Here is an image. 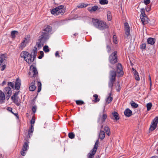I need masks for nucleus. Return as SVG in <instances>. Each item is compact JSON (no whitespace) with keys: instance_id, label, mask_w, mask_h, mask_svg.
I'll return each instance as SVG.
<instances>
[{"instance_id":"412c9836","label":"nucleus","mask_w":158,"mask_h":158,"mask_svg":"<svg viewBox=\"0 0 158 158\" xmlns=\"http://www.w3.org/2000/svg\"><path fill=\"white\" fill-rule=\"evenodd\" d=\"M140 17L142 24L143 25L145 24L148 23V20L145 21V19H148L147 16H140Z\"/></svg>"},{"instance_id":"9b49d317","label":"nucleus","mask_w":158,"mask_h":158,"mask_svg":"<svg viewBox=\"0 0 158 158\" xmlns=\"http://www.w3.org/2000/svg\"><path fill=\"white\" fill-rule=\"evenodd\" d=\"M64 6L63 5H60L56 7L55 8L52 9L51 11V13L52 15H54L60 10L63 9Z\"/></svg>"},{"instance_id":"ea45409f","label":"nucleus","mask_w":158,"mask_h":158,"mask_svg":"<svg viewBox=\"0 0 158 158\" xmlns=\"http://www.w3.org/2000/svg\"><path fill=\"white\" fill-rule=\"evenodd\" d=\"M152 106V104L151 102H149L147 104L146 107L147 108V110L148 111H149Z\"/></svg>"},{"instance_id":"2eb2a0df","label":"nucleus","mask_w":158,"mask_h":158,"mask_svg":"<svg viewBox=\"0 0 158 158\" xmlns=\"http://www.w3.org/2000/svg\"><path fill=\"white\" fill-rule=\"evenodd\" d=\"M35 80H34L31 83L30 86L29 87V89L30 91H33L35 90L36 88L35 86Z\"/></svg>"},{"instance_id":"393cba45","label":"nucleus","mask_w":158,"mask_h":158,"mask_svg":"<svg viewBox=\"0 0 158 158\" xmlns=\"http://www.w3.org/2000/svg\"><path fill=\"white\" fill-rule=\"evenodd\" d=\"M96 153V151L91 150L90 152L87 154L88 158H93Z\"/></svg>"},{"instance_id":"3c124183","label":"nucleus","mask_w":158,"mask_h":158,"mask_svg":"<svg viewBox=\"0 0 158 158\" xmlns=\"http://www.w3.org/2000/svg\"><path fill=\"white\" fill-rule=\"evenodd\" d=\"M27 151V150H25L24 149L22 148V151H21L20 152L21 155L23 156H25L26 153L25 151Z\"/></svg>"},{"instance_id":"4d7b16f0","label":"nucleus","mask_w":158,"mask_h":158,"mask_svg":"<svg viewBox=\"0 0 158 158\" xmlns=\"http://www.w3.org/2000/svg\"><path fill=\"white\" fill-rule=\"evenodd\" d=\"M98 147V145L96 144H96H95V145L94 146V148L93 149H92L91 150H94V151H96V152H97V150Z\"/></svg>"},{"instance_id":"39448f33","label":"nucleus","mask_w":158,"mask_h":158,"mask_svg":"<svg viewBox=\"0 0 158 158\" xmlns=\"http://www.w3.org/2000/svg\"><path fill=\"white\" fill-rule=\"evenodd\" d=\"M20 56L21 57L23 58L28 64H31L32 63L31 53L30 54L27 51H23L21 53Z\"/></svg>"},{"instance_id":"aec40b11","label":"nucleus","mask_w":158,"mask_h":158,"mask_svg":"<svg viewBox=\"0 0 158 158\" xmlns=\"http://www.w3.org/2000/svg\"><path fill=\"white\" fill-rule=\"evenodd\" d=\"M27 43V39L26 38H25V40H23L21 43L20 44L19 46V48L21 50H23V48L26 46Z\"/></svg>"},{"instance_id":"58836bf2","label":"nucleus","mask_w":158,"mask_h":158,"mask_svg":"<svg viewBox=\"0 0 158 158\" xmlns=\"http://www.w3.org/2000/svg\"><path fill=\"white\" fill-rule=\"evenodd\" d=\"M65 12V10L64 9H63L60 10L58 12H57V13H55V14H54V15H62Z\"/></svg>"},{"instance_id":"864d4df0","label":"nucleus","mask_w":158,"mask_h":158,"mask_svg":"<svg viewBox=\"0 0 158 158\" xmlns=\"http://www.w3.org/2000/svg\"><path fill=\"white\" fill-rule=\"evenodd\" d=\"M34 131L33 130L31 129L30 128L28 129V136H29V138H30L31 133H32Z\"/></svg>"},{"instance_id":"5701e85b","label":"nucleus","mask_w":158,"mask_h":158,"mask_svg":"<svg viewBox=\"0 0 158 158\" xmlns=\"http://www.w3.org/2000/svg\"><path fill=\"white\" fill-rule=\"evenodd\" d=\"M52 31V27L49 25H48L43 30V32H46V33H48V34H49V33L51 32Z\"/></svg>"},{"instance_id":"79ce46f5","label":"nucleus","mask_w":158,"mask_h":158,"mask_svg":"<svg viewBox=\"0 0 158 158\" xmlns=\"http://www.w3.org/2000/svg\"><path fill=\"white\" fill-rule=\"evenodd\" d=\"M7 85L8 86L7 87L10 88V87H11L12 89L14 88V84L12 82H8Z\"/></svg>"},{"instance_id":"f257e3e1","label":"nucleus","mask_w":158,"mask_h":158,"mask_svg":"<svg viewBox=\"0 0 158 158\" xmlns=\"http://www.w3.org/2000/svg\"><path fill=\"white\" fill-rule=\"evenodd\" d=\"M116 73L118 74V77L123 76L124 72L121 64L118 63L116 64V71L111 70L110 72V80L115 81L116 79Z\"/></svg>"},{"instance_id":"a211bd4d","label":"nucleus","mask_w":158,"mask_h":158,"mask_svg":"<svg viewBox=\"0 0 158 158\" xmlns=\"http://www.w3.org/2000/svg\"><path fill=\"white\" fill-rule=\"evenodd\" d=\"M124 113L125 116L129 117L132 115V112L129 108H127L125 110Z\"/></svg>"},{"instance_id":"cd10ccee","label":"nucleus","mask_w":158,"mask_h":158,"mask_svg":"<svg viewBox=\"0 0 158 158\" xmlns=\"http://www.w3.org/2000/svg\"><path fill=\"white\" fill-rule=\"evenodd\" d=\"M111 92L109 94L108 97L106 99V103L107 104H109L113 100V98L111 97Z\"/></svg>"},{"instance_id":"dca6fc26","label":"nucleus","mask_w":158,"mask_h":158,"mask_svg":"<svg viewBox=\"0 0 158 158\" xmlns=\"http://www.w3.org/2000/svg\"><path fill=\"white\" fill-rule=\"evenodd\" d=\"M24 139L26 141L24 143L22 148L27 150V148H29V145L28 144L29 143V139L28 137L25 138Z\"/></svg>"},{"instance_id":"052dcab7","label":"nucleus","mask_w":158,"mask_h":158,"mask_svg":"<svg viewBox=\"0 0 158 158\" xmlns=\"http://www.w3.org/2000/svg\"><path fill=\"white\" fill-rule=\"evenodd\" d=\"M37 86H38V87H41L42 84H41V83L40 82V81H37Z\"/></svg>"},{"instance_id":"bf43d9fd","label":"nucleus","mask_w":158,"mask_h":158,"mask_svg":"<svg viewBox=\"0 0 158 158\" xmlns=\"http://www.w3.org/2000/svg\"><path fill=\"white\" fill-rule=\"evenodd\" d=\"M150 0H144V2L146 5L150 3Z\"/></svg>"},{"instance_id":"37998d69","label":"nucleus","mask_w":158,"mask_h":158,"mask_svg":"<svg viewBox=\"0 0 158 158\" xmlns=\"http://www.w3.org/2000/svg\"><path fill=\"white\" fill-rule=\"evenodd\" d=\"M69 137L71 139H73L74 138L75 135L73 132H69L68 134Z\"/></svg>"},{"instance_id":"c85d7f7f","label":"nucleus","mask_w":158,"mask_h":158,"mask_svg":"<svg viewBox=\"0 0 158 158\" xmlns=\"http://www.w3.org/2000/svg\"><path fill=\"white\" fill-rule=\"evenodd\" d=\"M100 117H101V123L102 124L105 122L106 119L107 115L106 114L103 113L102 116Z\"/></svg>"},{"instance_id":"a18cd8bd","label":"nucleus","mask_w":158,"mask_h":158,"mask_svg":"<svg viewBox=\"0 0 158 158\" xmlns=\"http://www.w3.org/2000/svg\"><path fill=\"white\" fill-rule=\"evenodd\" d=\"M12 100L13 101V102L17 106H19L20 105V103L18 102V99L15 98V99H13V100Z\"/></svg>"},{"instance_id":"338daca9","label":"nucleus","mask_w":158,"mask_h":158,"mask_svg":"<svg viewBox=\"0 0 158 158\" xmlns=\"http://www.w3.org/2000/svg\"><path fill=\"white\" fill-rule=\"evenodd\" d=\"M33 125L31 124L30 127L29 128L34 130V126Z\"/></svg>"},{"instance_id":"13d9d810","label":"nucleus","mask_w":158,"mask_h":158,"mask_svg":"<svg viewBox=\"0 0 158 158\" xmlns=\"http://www.w3.org/2000/svg\"><path fill=\"white\" fill-rule=\"evenodd\" d=\"M151 6L149 5L147 6V8H146V10L147 12H149L151 10Z\"/></svg>"},{"instance_id":"9d476101","label":"nucleus","mask_w":158,"mask_h":158,"mask_svg":"<svg viewBox=\"0 0 158 158\" xmlns=\"http://www.w3.org/2000/svg\"><path fill=\"white\" fill-rule=\"evenodd\" d=\"M110 118L116 121L119 120L120 118L118 113L115 111L112 113Z\"/></svg>"},{"instance_id":"6e6552de","label":"nucleus","mask_w":158,"mask_h":158,"mask_svg":"<svg viewBox=\"0 0 158 158\" xmlns=\"http://www.w3.org/2000/svg\"><path fill=\"white\" fill-rule=\"evenodd\" d=\"M158 123V117H156L152 121L151 125L149 128V131H152L156 128Z\"/></svg>"},{"instance_id":"72a5a7b5","label":"nucleus","mask_w":158,"mask_h":158,"mask_svg":"<svg viewBox=\"0 0 158 158\" xmlns=\"http://www.w3.org/2000/svg\"><path fill=\"white\" fill-rule=\"evenodd\" d=\"M93 97L94 98V102L95 103H97L99 102L100 98H98V96L97 94H94Z\"/></svg>"},{"instance_id":"8fccbe9b","label":"nucleus","mask_w":158,"mask_h":158,"mask_svg":"<svg viewBox=\"0 0 158 158\" xmlns=\"http://www.w3.org/2000/svg\"><path fill=\"white\" fill-rule=\"evenodd\" d=\"M113 42L115 44H117L118 41H117V39L116 37V36L115 35H114L113 36Z\"/></svg>"},{"instance_id":"e433bc0d","label":"nucleus","mask_w":158,"mask_h":158,"mask_svg":"<svg viewBox=\"0 0 158 158\" xmlns=\"http://www.w3.org/2000/svg\"><path fill=\"white\" fill-rule=\"evenodd\" d=\"M131 106L134 108H137L139 106L138 105L136 104L135 102L132 101L131 102Z\"/></svg>"},{"instance_id":"7ed1b4c3","label":"nucleus","mask_w":158,"mask_h":158,"mask_svg":"<svg viewBox=\"0 0 158 158\" xmlns=\"http://www.w3.org/2000/svg\"><path fill=\"white\" fill-rule=\"evenodd\" d=\"M28 74L32 78H35L37 80H38L39 79L38 77V72L37 69L33 65H31L30 66L29 71Z\"/></svg>"},{"instance_id":"b1692460","label":"nucleus","mask_w":158,"mask_h":158,"mask_svg":"<svg viewBox=\"0 0 158 158\" xmlns=\"http://www.w3.org/2000/svg\"><path fill=\"white\" fill-rule=\"evenodd\" d=\"M105 136V132L102 130H100L98 135V138L102 140L104 138Z\"/></svg>"},{"instance_id":"a19ab883","label":"nucleus","mask_w":158,"mask_h":158,"mask_svg":"<svg viewBox=\"0 0 158 158\" xmlns=\"http://www.w3.org/2000/svg\"><path fill=\"white\" fill-rule=\"evenodd\" d=\"M99 3L102 5L107 4L108 3L107 0H100Z\"/></svg>"},{"instance_id":"c9c22d12","label":"nucleus","mask_w":158,"mask_h":158,"mask_svg":"<svg viewBox=\"0 0 158 158\" xmlns=\"http://www.w3.org/2000/svg\"><path fill=\"white\" fill-rule=\"evenodd\" d=\"M18 33V32L16 31H13L11 32V35L12 38H15L16 34H17Z\"/></svg>"},{"instance_id":"69168bd1","label":"nucleus","mask_w":158,"mask_h":158,"mask_svg":"<svg viewBox=\"0 0 158 158\" xmlns=\"http://www.w3.org/2000/svg\"><path fill=\"white\" fill-rule=\"evenodd\" d=\"M41 89V87H38L37 92L38 93L40 92V91Z\"/></svg>"},{"instance_id":"0eeeda50","label":"nucleus","mask_w":158,"mask_h":158,"mask_svg":"<svg viewBox=\"0 0 158 158\" xmlns=\"http://www.w3.org/2000/svg\"><path fill=\"white\" fill-rule=\"evenodd\" d=\"M5 54L0 55V68H1V70L3 71L6 68V57Z\"/></svg>"},{"instance_id":"f704fd0d","label":"nucleus","mask_w":158,"mask_h":158,"mask_svg":"<svg viewBox=\"0 0 158 158\" xmlns=\"http://www.w3.org/2000/svg\"><path fill=\"white\" fill-rule=\"evenodd\" d=\"M115 81L110 80L108 83V86L111 89V90L113 89V87L114 82Z\"/></svg>"},{"instance_id":"bb28decb","label":"nucleus","mask_w":158,"mask_h":158,"mask_svg":"<svg viewBox=\"0 0 158 158\" xmlns=\"http://www.w3.org/2000/svg\"><path fill=\"white\" fill-rule=\"evenodd\" d=\"M104 130L105 131L106 134L108 136H110V130L109 127L107 126H106L104 128Z\"/></svg>"},{"instance_id":"c03bdc74","label":"nucleus","mask_w":158,"mask_h":158,"mask_svg":"<svg viewBox=\"0 0 158 158\" xmlns=\"http://www.w3.org/2000/svg\"><path fill=\"white\" fill-rule=\"evenodd\" d=\"M19 92V91L16 92H15V93H14L12 96H11V100H13V99H15L16 98L15 97H16L18 96Z\"/></svg>"},{"instance_id":"423d86ee","label":"nucleus","mask_w":158,"mask_h":158,"mask_svg":"<svg viewBox=\"0 0 158 158\" xmlns=\"http://www.w3.org/2000/svg\"><path fill=\"white\" fill-rule=\"evenodd\" d=\"M49 34H48V33H46V32H41V35L39 37L38 41L43 45L49 39Z\"/></svg>"},{"instance_id":"f3484780","label":"nucleus","mask_w":158,"mask_h":158,"mask_svg":"<svg viewBox=\"0 0 158 158\" xmlns=\"http://www.w3.org/2000/svg\"><path fill=\"white\" fill-rule=\"evenodd\" d=\"M37 51V48L36 47H34V49L32 50L31 52V54H33V59H32V62H33L35 59L36 58Z\"/></svg>"},{"instance_id":"f8f14e48","label":"nucleus","mask_w":158,"mask_h":158,"mask_svg":"<svg viewBox=\"0 0 158 158\" xmlns=\"http://www.w3.org/2000/svg\"><path fill=\"white\" fill-rule=\"evenodd\" d=\"M5 91L6 92H5L6 94V98L7 100H8L11 95L12 91L10 88L9 87H6L5 88Z\"/></svg>"},{"instance_id":"6ab92c4d","label":"nucleus","mask_w":158,"mask_h":158,"mask_svg":"<svg viewBox=\"0 0 158 158\" xmlns=\"http://www.w3.org/2000/svg\"><path fill=\"white\" fill-rule=\"evenodd\" d=\"M5 97L4 94L0 90V103L2 104L4 102Z\"/></svg>"},{"instance_id":"473e14b6","label":"nucleus","mask_w":158,"mask_h":158,"mask_svg":"<svg viewBox=\"0 0 158 158\" xmlns=\"http://www.w3.org/2000/svg\"><path fill=\"white\" fill-rule=\"evenodd\" d=\"M143 41L141 42V44L140 45L139 48L141 50H145L146 49V43H143Z\"/></svg>"},{"instance_id":"4468645a","label":"nucleus","mask_w":158,"mask_h":158,"mask_svg":"<svg viewBox=\"0 0 158 158\" xmlns=\"http://www.w3.org/2000/svg\"><path fill=\"white\" fill-rule=\"evenodd\" d=\"M21 85V81L19 78H17L16 80L15 85H14V87L15 89L18 90L19 89L20 86Z\"/></svg>"},{"instance_id":"4c0bfd02","label":"nucleus","mask_w":158,"mask_h":158,"mask_svg":"<svg viewBox=\"0 0 158 158\" xmlns=\"http://www.w3.org/2000/svg\"><path fill=\"white\" fill-rule=\"evenodd\" d=\"M43 50L45 53H47L49 52L50 49L48 45L44 46L43 48Z\"/></svg>"},{"instance_id":"7c9ffc66","label":"nucleus","mask_w":158,"mask_h":158,"mask_svg":"<svg viewBox=\"0 0 158 158\" xmlns=\"http://www.w3.org/2000/svg\"><path fill=\"white\" fill-rule=\"evenodd\" d=\"M114 86L116 88V89L117 92H119L121 89V87L119 84V82L118 81L114 85Z\"/></svg>"},{"instance_id":"1a4fd4ad","label":"nucleus","mask_w":158,"mask_h":158,"mask_svg":"<svg viewBox=\"0 0 158 158\" xmlns=\"http://www.w3.org/2000/svg\"><path fill=\"white\" fill-rule=\"evenodd\" d=\"M106 48L107 50V52L110 53L111 50V47L112 46V44L110 39L106 40Z\"/></svg>"},{"instance_id":"f03ea898","label":"nucleus","mask_w":158,"mask_h":158,"mask_svg":"<svg viewBox=\"0 0 158 158\" xmlns=\"http://www.w3.org/2000/svg\"><path fill=\"white\" fill-rule=\"evenodd\" d=\"M92 22L95 27L100 30H103L108 28V26L106 23L103 21L93 18Z\"/></svg>"},{"instance_id":"09e8293b","label":"nucleus","mask_w":158,"mask_h":158,"mask_svg":"<svg viewBox=\"0 0 158 158\" xmlns=\"http://www.w3.org/2000/svg\"><path fill=\"white\" fill-rule=\"evenodd\" d=\"M40 55L38 57V58L39 59H41L44 56V53L43 51H40Z\"/></svg>"},{"instance_id":"5fc2aeb1","label":"nucleus","mask_w":158,"mask_h":158,"mask_svg":"<svg viewBox=\"0 0 158 158\" xmlns=\"http://www.w3.org/2000/svg\"><path fill=\"white\" fill-rule=\"evenodd\" d=\"M36 109L37 106H32V110L33 113H35L36 112Z\"/></svg>"},{"instance_id":"ddd939ff","label":"nucleus","mask_w":158,"mask_h":158,"mask_svg":"<svg viewBox=\"0 0 158 158\" xmlns=\"http://www.w3.org/2000/svg\"><path fill=\"white\" fill-rule=\"evenodd\" d=\"M124 26L125 28V33L127 35V37H128L130 35V27L128 23L127 22L124 23Z\"/></svg>"},{"instance_id":"2f4dec72","label":"nucleus","mask_w":158,"mask_h":158,"mask_svg":"<svg viewBox=\"0 0 158 158\" xmlns=\"http://www.w3.org/2000/svg\"><path fill=\"white\" fill-rule=\"evenodd\" d=\"M107 19L108 21H110L112 20V17L111 12L110 11H108L107 12Z\"/></svg>"},{"instance_id":"603ef678","label":"nucleus","mask_w":158,"mask_h":158,"mask_svg":"<svg viewBox=\"0 0 158 158\" xmlns=\"http://www.w3.org/2000/svg\"><path fill=\"white\" fill-rule=\"evenodd\" d=\"M35 122V117L33 116L30 121V123L31 124H34Z\"/></svg>"},{"instance_id":"c756f323","label":"nucleus","mask_w":158,"mask_h":158,"mask_svg":"<svg viewBox=\"0 0 158 158\" xmlns=\"http://www.w3.org/2000/svg\"><path fill=\"white\" fill-rule=\"evenodd\" d=\"M88 4L85 3H80L77 6L78 8H82L86 7L88 6Z\"/></svg>"},{"instance_id":"49530a36","label":"nucleus","mask_w":158,"mask_h":158,"mask_svg":"<svg viewBox=\"0 0 158 158\" xmlns=\"http://www.w3.org/2000/svg\"><path fill=\"white\" fill-rule=\"evenodd\" d=\"M76 102L77 105H81L84 103V102L83 101L81 100H76Z\"/></svg>"},{"instance_id":"6e6d98bb","label":"nucleus","mask_w":158,"mask_h":158,"mask_svg":"<svg viewBox=\"0 0 158 158\" xmlns=\"http://www.w3.org/2000/svg\"><path fill=\"white\" fill-rule=\"evenodd\" d=\"M135 79L137 81H139L140 78L139 75V74H135L134 75Z\"/></svg>"},{"instance_id":"de8ad7c7","label":"nucleus","mask_w":158,"mask_h":158,"mask_svg":"<svg viewBox=\"0 0 158 158\" xmlns=\"http://www.w3.org/2000/svg\"><path fill=\"white\" fill-rule=\"evenodd\" d=\"M141 14L140 16H146L145 13V10L144 8H141L140 9Z\"/></svg>"},{"instance_id":"680f3d73","label":"nucleus","mask_w":158,"mask_h":158,"mask_svg":"<svg viewBox=\"0 0 158 158\" xmlns=\"http://www.w3.org/2000/svg\"><path fill=\"white\" fill-rule=\"evenodd\" d=\"M55 56L56 57H60V56L59 54V52L58 51H56L55 53Z\"/></svg>"},{"instance_id":"4be33fe9","label":"nucleus","mask_w":158,"mask_h":158,"mask_svg":"<svg viewBox=\"0 0 158 158\" xmlns=\"http://www.w3.org/2000/svg\"><path fill=\"white\" fill-rule=\"evenodd\" d=\"M156 40L155 38L149 37L147 39V42L148 44L153 45L155 43Z\"/></svg>"},{"instance_id":"a878e982","label":"nucleus","mask_w":158,"mask_h":158,"mask_svg":"<svg viewBox=\"0 0 158 158\" xmlns=\"http://www.w3.org/2000/svg\"><path fill=\"white\" fill-rule=\"evenodd\" d=\"M98 7L97 6H94L92 7H89L88 8V10L90 12L92 11H95L96 10H98Z\"/></svg>"},{"instance_id":"774afa93","label":"nucleus","mask_w":158,"mask_h":158,"mask_svg":"<svg viewBox=\"0 0 158 158\" xmlns=\"http://www.w3.org/2000/svg\"><path fill=\"white\" fill-rule=\"evenodd\" d=\"M6 84V81H4L2 82V86H3L4 85Z\"/></svg>"},{"instance_id":"0e129e2a","label":"nucleus","mask_w":158,"mask_h":158,"mask_svg":"<svg viewBox=\"0 0 158 158\" xmlns=\"http://www.w3.org/2000/svg\"><path fill=\"white\" fill-rule=\"evenodd\" d=\"M37 44V47L38 48L41 47V44H42L40 43V41H39V43H38L37 42L36 43V44Z\"/></svg>"},{"instance_id":"20e7f679","label":"nucleus","mask_w":158,"mask_h":158,"mask_svg":"<svg viewBox=\"0 0 158 158\" xmlns=\"http://www.w3.org/2000/svg\"><path fill=\"white\" fill-rule=\"evenodd\" d=\"M117 51H114L109 56L108 60L111 65H114L118 62V59L117 55Z\"/></svg>"},{"instance_id":"e2e57ef3","label":"nucleus","mask_w":158,"mask_h":158,"mask_svg":"<svg viewBox=\"0 0 158 158\" xmlns=\"http://www.w3.org/2000/svg\"><path fill=\"white\" fill-rule=\"evenodd\" d=\"M7 110H8L10 111L11 112H12V109L11 107H8L7 108Z\"/></svg>"}]
</instances>
